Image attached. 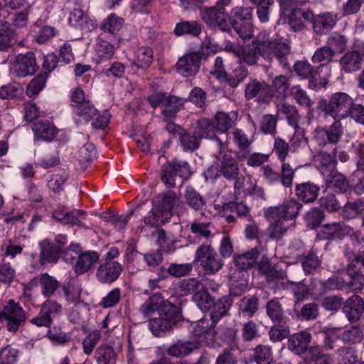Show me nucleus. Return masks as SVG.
<instances>
[{
	"label": "nucleus",
	"mask_w": 364,
	"mask_h": 364,
	"mask_svg": "<svg viewBox=\"0 0 364 364\" xmlns=\"http://www.w3.org/2000/svg\"><path fill=\"white\" fill-rule=\"evenodd\" d=\"M290 50L288 44L271 40L267 33L262 31L252 42L251 46H242L237 57L240 64L253 66L257 64L259 55L268 61L274 58L282 60Z\"/></svg>",
	"instance_id": "nucleus-1"
},
{
	"label": "nucleus",
	"mask_w": 364,
	"mask_h": 364,
	"mask_svg": "<svg viewBox=\"0 0 364 364\" xmlns=\"http://www.w3.org/2000/svg\"><path fill=\"white\" fill-rule=\"evenodd\" d=\"M350 271V263L348 264L346 272L350 277L348 282L340 277L328 279L326 282L314 279L311 284V294L314 296L324 294L327 290L338 289L341 290L349 289L353 291H360L364 288V275L356 267H353Z\"/></svg>",
	"instance_id": "nucleus-2"
},
{
	"label": "nucleus",
	"mask_w": 364,
	"mask_h": 364,
	"mask_svg": "<svg viewBox=\"0 0 364 364\" xmlns=\"http://www.w3.org/2000/svg\"><path fill=\"white\" fill-rule=\"evenodd\" d=\"M353 105V99L349 95L338 92L333 93L328 100L321 99L317 107L324 115L333 119L342 120L349 117L350 109Z\"/></svg>",
	"instance_id": "nucleus-3"
},
{
	"label": "nucleus",
	"mask_w": 364,
	"mask_h": 364,
	"mask_svg": "<svg viewBox=\"0 0 364 364\" xmlns=\"http://www.w3.org/2000/svg\"><path fill=\"white\" fill-rule=\"evenodd\" d=\"M194 262H199L200 267L207 274H215L220 271L223 265V261L220 258L211 245H200L194 255Z\"/></svg>",
	"instance_id": "nucleus-4"
},
{
	"label": "nucleus",
	"mask_w": 364,
	"mask_h": 364,
	"mask_svg": "<svg viewBox=\"0 0 364 364\" xmlns=\"http://www.w3.org/2000/svg\"><path fill=\"white\" fill-rule=\"evenodd\" d=\"M232 0H218L216 5L205 8L202 13V19L210 26H218L223 31L230 30V23L226 19L225 7L229 6Z\"/></svg>",
	"instance_id": "nucleus-5"
},
{
	"label": "nucleus",
	"mask_w": 364,
	"mask_h": 364,
	"mask_svg": "<svg viewBox=\"0 0 364 364\" xmlns=\"http://www.w3.org/2000/svg\"><path fill=\"white\" fill-rule=\"evenodd\" d=\"M25 320L24 310L13 300H10L0 311V324H4L9 331L16 332Z\"/></svg>",
	"instance_id": "nucleus-6"
},
{
	"label": "nucleus",
	"mask_w": 364,
	"mask_h": 364,
	"mask_svg": "<svg viewBox=\"0 0 364 364\" xmlns=\"http://www.w3.org/2000/svg\"><path fill=\"white\" fill-rule=\"evenodd\" d=\"M344 128L341 120L334 119V122L327 127H317L314 132V140L321 147L327 144L336 145L341 139Z\"/></svg>",
	"instance_id": "nucleus-7"
},
{
	"label": "nucleus",
	"mask_w": 364,
	"mask_h": 364,
	"mask_svg": "<svg viewBox=\"0 0 364 364\" xmlns=\"http://www.w3.org/2000/svg\"><path fill=\"white\" fill-rule=\"evenodd\" d=\"M302 3L297 0H283L282 6L285 11H290L289 23L294 31H301L305 23L310 21L313 14L309 10L301 8Z\"/></svg>",
	"instance_id": "nucleus-8"
},
{
	"label": "nucleus",
	"mask_w": 364,
	"mask_h": 364,
	"mask_svg": "<svg viewBox=\"0 0 364 364\" xmlns=\"http://www.w3.org/2000/svg\"><path fill=\"white\" fill-rule=\"evenodd\" d=\"M177 318L173 306L167 305L158 317L149 320V328L155 336H161L176 324Z\"/></svg>",
	"instance_id": "nucleus-9"
},
{
	"label": "nucleus",
	"mask_w": 364,
	"mask_h": 364,
	"mask_svg": "<svg viewBox=\"0 0 364 364\" xmlns=\"http://www.w3.org/2000/svg\"><path fill=\"white\" fill-rule=\"evenodd\" d=\"M216 144L220 149L217 155L218 159L220 161L219 172L228 181L236 179L240 174L237 160L231 154L223 153V151L228 148L226 143L223 142L220 139L217 138Z\"/></svg>",
	"instance_id": "nucleus-10"
},
{
	"label": "nucleus",
	"mask_w": 364,
	"mask_h": 364,
	"mask_svg": "<svg viewBox=\"0 0 364 364\" xmlns=\"http://www.w3.org/2000/svg\"><path fill=\"white\" fill-rule=\"evenodd\" d=\"M37 69L36 55L31 51L18 54L11 61V72L18 77L33 75Z\"/></svg>",
	"instance_id": "nucleus-11"
},
{
	"label": "nucleus",
	"mask_w": 364,
	"mask_h": 364,
	"mask_svg": "<svg viewBox=\"0 0 364 364\" xmlns=\"http://www.w3.org/2000/svg\"><path fill=\"white\" fill-rule=\"evenodd\" d=\"M302 205L296 199L289 198L285 200L281 205L274 207H270L268 210L269 217L273 219L278 217L282 220L294 222V220L298 216Z\"/></svg>",
	"instance_id": "nucleus-12"
},
{
	"label": "nucleus",
	"mask_w": 364,
	"mask_h": 364,
	"mask_svg": "<svg viewBox=\"0 0 364 364\" xmlns=\"http://www.w3.org/2000/svg\"><path fill=\"white\" fill-rule=\"evenodd\" d=\"M245 96L248 100L255 98L259 103H267L271 99L270 85L264 81L250 79L245 85Z\"/></svg>",
	"instance_id": "nucleus-13"
},
{
	"label": "nucleus",
	"mask_w": 364,
	"mask_h": 364,
	"mask_svg": "<svg viewBox=\"0 0 364 364\" xmlns=\"http://www.w3.org/2000/svg\"><path fill=\"white\" fill-rule=\"evenodd\" d=\"M228 140L231 141L237 148L235 152L239 161L245 159L250 152V147L254 141L242 129L236 128L228 134Z\"/></svg>",
	"instance_id": "nucleus-14"
},
{
	"label": "nucleus",
	"mask_w": 364,
	"mask_h": 364,
	"mask_svg": "<svg viewBox=\"0 0 364 364\" xmlns=\"http://www.w3.org/2000/svg\"><path fill=\"white\" fill-rule=\"evenodd\" d=\"M202 56V53L198 51L184 55L176 65L177 71L186 77L195 75L199 70Z\"/></svg>",
	"instance_id": "nucleus-15"
},
{
	"label": "nucleus",
	"mask_w": 364,
	"mask_h": 364,
	"mask_svg": "<svg viewBox=\"0 0 364 364\" xmlns=\"http://www.w3.org/2000/svg\"><path fill=\"white\" fill-rule=\"evenodd\" d=\"M122 265L112 259H107L101 263L96 272V278L102 284H111L120 275Z\"/></svg>",
	"instance_id": "nucleus-16"
},
{
	"label": "nucleus",
	"mask_w": 364,
	"mask_h": 364,
	"mask_svg": "<svg viewBox=\"0 0 364 364\" xmlns=\"http://www.w3.org/2000/svg\"><path fill=\"white\" fill-rule=\"evenodd\" d=\"M200 347L198 338L193 341L178 340L167 349V353L172 357L181 358L192 353Z\"/></svg>",
	"instance_id": "nucleus-17"
},
{
	"label": "nucleus",
	"mask_w": 364,
	"mask_h": 364,
	"mask_svg": "<svg viewBox=\"0 0 364 364\" xmlns=\"http://www.w3.org/2000/svg\"><path fill=\"white\" fill-rule=\"evenodd\" d=\"M167 305L172 304L166 301L161 294H154L142 304L139 311L144 317H149L154 312H158V314L163 312Z\"/></svg>",
	"instance_id": "nucleus-18"
},
{
	"label": "nucleus",
	"mask_w": 364,
	"mask_h": 364,
	"mask_svg": "<svg viewBox=\"0 0 364 364\" xmlns=\"http://www.w3.org/2000/svg\"><path fill=\"white\" fill-rule=\"evenodd\" d=\"M343 311L350 321L359 320L364 311L363 299L358 295H353L343 304Z\"/></svg>",
	"instance_id": "nucleus-19"
},
{
	"label": "nucleus",
	"mask_w": 364,
	"mask_h": 364,
	"mask_svg": "<svg viewBox=\"0 0 364 364\" xmlns=\"http://www.w3.org/2000/svg\"><path fill=\"white\" fill-rule=\"evenodd\" d=\"M41 255L40 263L44 265L48 263H56L61 255L60 246L44 240L40 242Z\"/></svg>",
	"instance_id": "nucleus-20"
},
{
	"label": "nucleus",
	"mask_w": 364,
	"mask_h": 364,
	"mask_svg": "<svg viewBox=\"0 0 364 364\" xmlns=\"http://www.w3.org/2000/svg\"><path fill=\"white\" fill-rule=\"evenodd\" d=\"M32 129L35 139L50 141L56 136L58 129L48 120H38L33 122Z\"/></svg>",
	"instance_id": "nucleus-21"
},
{
	"label": "nucleus",
	"mask_w": 364,
	"mask_h": 364,
	"mask_svg": "<svg viewBox=\"0 0 364 364\" xmlns=\"http://www.w3.org/2000/svg\"><path fill=\"white\" fill-rule=\"evenodd\" d=\"M337 21V17L331 13L317 15L313 18V30L318 35L328 33L333 28Z\"/></svg>",
	"instance_id": "nucleus-22"
},
{
	"label": "nucleus",
	"mask_w": 364,
	"mask_h": 364,
	"mask_svg": "<svg viewBox=\"0 0 364 364\" xmlns=\"http://www.w3.org/2000/svg\"><path fill=\"white\" fill-rule=\"evenodd\" d=\"M319 191L320 187L310 181L296 184L295 187V193L298 199L306 203L316 200Z\"/></svg>",
	"instance_id": "nucleus-23"
},
{
	"label": "nucleus",
	"mask_w": 364,
	"mask_h": 364,
	"mask_svg": "<svg viewBox=\"0 0 364 364\" xmlns=\"http://www.w3.org/2000/svg\"><path fill=\"white\" fill-rule=\"evenodd\" d=\"M311 341V335L307 331L293 334L288 339V348L296 354L300 355L307 350Z\"/></svg>",
	"instance_id": "nucleus-24"
},
{
	"label": "nucleus",
	"mask_w": 364,
	"mask_h": 364,
	"mask_svg": "<svg viewBox=\"0 0 364 364\" xmlns=\"http://www.w3.org/2000/svg\"><path fill=\"white\" fill-rule=\"evenodd\" d=\"M99 258V254L95 251L80 253L74 266L75 272L78 274L88 272L94 267Z\"/></svg>",
	"instance_id": "nucleus-25"
},
{
	"label": "nucleus",
	"mask_w": 364,
	"mask_h": 364,
	"mask_svg": "<svg viewBox=\"0 0 364 364\" xmlns=\"http://www.w3.org/2000/svg\"><path fill=\"white\" fill-rule=\"evenodd\" d=\"M178 200V195L175 192L169 191L158 196L157 203L154 206L159 208L165 218L170 219L172 216V210Z\"/></svg>",
	"instance_id": "nucleus-26"
},
{
	"label": "nucleus",
	"mask_w": 364,
	"mask_h": 364,
	"mask_svg": "<svg viewBox=\"0 0 364 364\" xmlns=\"http://www.w3.org/2000/svg\"><path fill=\"white\" fill-rule=\"evenodd\" d=\"M362 60V56L358 51H348L339 60L341 69L347 73L355 72L360 69Z\"/></svg>",
	"instance_id": "nucleus-27"
},
{
	"label": "nucleus",
	"mask_w": 364,
	"mask_h": 364,
	"mask_svg": "<svg viewBox=\"0 0 364 364\" xmlns=\"http://www.w3.org/2000/svg\"><path fill=\"white\" fill-rule=\"evenodd\" d=\"M265 215L270 223L267 232L269 237L272 239L280 238L284 232H286L290 225L294 223V222H292L289 224L288 221L282 220L280 217L275 219L272 218L268 214V210H266Z\"/></svg>",
	"instance_id": "nucleus-28"
},
{
	"label": "nucleus",
	"mask_w": 364,
	"mask_h": 364,
	"mask_svg": "<svg viewBox=\"0 0 364 364\" xmlns=\"http://www.w3.org/2000/svg\"><path fill=\"white\" fill-rule=\"evenodd\" d=\"M154 52L149 47L139 48L134 55V60L132 62V66L136 69H146L153 61Z\"/></svg>",
	"instance_id": "nucleus-29"
},
{
	"label": "nucleus",
	"mask_w": 364,
	"mask_h": 364,
	"mask_svg": "<svg viewBox=\"0 0 364 364\" xmlns=\"http://www.w3.org/2000/svg\"><path fill=\"white\" fill-rule=\"evenodd\" d=\"M115 48L113 44L109 41L100 39L95 48V61L97 64L108 61L114 55Z\"/></svg>",
	"instance_id": "nucleus-30"
},
{
	"label": "nucleus",
	"mask_w": 364,
	"mask_h": 364,
	"mask_svg": "<svg viewBox=\"0 0 364 364\" xmlns=\"http://www.w3.org/2000/svg\"><path fill=\"white\" fill-rule=\"evenodd\" d=\"M95 359L97 364H116L117 353L113 347L102 344L96 349Z\"/></svg>",
	"instance_id": "nucleus-31"
},
{
	"label": "nucleus",
	"mask_w": 364,
	"mask_h": 364,
	"mask_svg": "<svg viewBox=\"0 0 364 364\" xmlns=\"http://www.w3.org/2000/svg\"><path fill=\"white\" fill-rule=\"evenodd\" d=\"M259 273L264 275L268 280L275 279H284L285 272L282 270H277L267 257H262L258 263Z\"/></svg>",
	"instance_id": "nucleus-32"
},
{
	"label": "nucleus",
	"mask_w": 364,
	"mask_h": 364,
	"mask_svg": "<svg viewBox=\"0 0 364 364\" xmlns=\"http://www.w3.org/2000/svg\"><path fill=\"white\" fill-rule=\"evenodd\" d=\"M364 213V199L348 201L343 207L341 215L345 220H352Z\"/></svg>",
	"instance_id": "nucleus-33"
},
{
	"label": "nucleus",
	"mask_w": 364,
	"mask_h": 364,
	"mask_svg": "<svg viewBox=\"0 0 364 364\" xmlns=\"http://www.w3.org/2000/svg\"><path fill=\"white\" fill-rule=\"evenodd\" d=\"M258 256V250L256 248H253L249 252L235 256L234 263L239 269L247 270L252 268L256 264Z\"/></svg>",
	"instance_id": "nucleus-34"
},
{
	"label": "nucleus",
	"mask_w": 364,
	"mask_h": 364,
	"mask_svg": "<svg viewBox=\"0 0 364 364\" xmlns=\"http://www.w3.org/2000/svg\"><path fill=\"white\" fill-rule=\"evenodd\" d=\"M201 30V25L198 21H181L176 23L174 33L177 36L184 35L198 36L200 34Z\"/></svg>",
	"instance_id": "nucleus-35"
},
{
	"label": "nucleus",
	"mask_w": 364,
	"mask_h": 364,
	"mask_svg": "<svg viewBox=\"0 0 364 364\" xmlns=\"http://www.w3.org/2000/svg\"><path fill=\"white\" fill-rule=\"evenodd\" d=\"M289 95L301 107L310 109L314 104V100L309 97L306 91L299 85L290 87Z\"/></svg>",
	"instance_id": "nucleus-36"
},
{
	"label": "nucleus",
	"mask_w": 364,
	"mask_h": 364,
	"mask_svg": "<svg viewBox=\"0 0 364 364\" xmlns=\"http://www.w3.org/2000/svg\"><path fill=\"white\" fill-rule=\"evenodd\" d=\"M289 87V79L287 76L281 75L275 77L270 85L271 98L276 97L278 98L285 97Z\"/></svg>",
	"instance_id": "nucleus-37"
},
{
	"label": "nucleus",
	"mask_w": 364,
	"mask_h": 364,
	"mask_svg": "<svg viewBox=\"0 0 364 364\" xmlns=\"http://www.w3.org/2000/svg\"><path fill=\"white\" fill-rule=\"evenodd\" d=\"M230 15V18H228V14L226 18L230 23V28L231 24L252 21V9L248 7L237 6L231 10Z\"/></svg>",
	"instance_id": "nucleus-38"
},
{
	"label": "nucleus",
	"mask_w": 364,
	"mask_h": 364,
	"mask_svg": "<svg viewBox=\"0 0 364 364\" xmlns=\"http://www.w3.org/2000/svg\"><path fill=\"white\" fill-rule=\"evenodd\" d=\"M327 184L329 188L340 193H345L349 187L346 178L336 170L331 171L330 173Z\"/></svg>",
	"instance_id": "nucleus-39"
},
{
	"label": "nucleus",
	"mask_w": 364,
	"mask_h": 364,
	"mask_svg": "<svg viewBox=\"0 0 364 364\" xmlns=\"http://www.w3.org/2000/svg\"><path fill=\"white\" fill-rule=\"evenodd\" d=\"M39 283L41 287L42 294L46 297H50L53 295L60 286L59 282L48 273H43L40 276Z\"/></svg>",
	"instance_id": "nucleus-40"
},
{
	"label": "nucleus",
	"mask_w": 364,
	"mask_h": 364,
	"mask_svg": "<svg viewBox=\"0 0 364 364\" xmlns=\"http://www.w3.org/2000/svg\"><path fill=\"white\" fill-rule=\"evenodd\" d=\"M184 198L186 204L195 210H202L205 205V200L203 196L191 186L186 187Z\"/></svg>",
	"instance_id": "nucleus-41"
},
{
	"label": "nucleus",
	"mask_w": 364,
	"mask_h": 364,
	"mask_svg": "<svg viewBox=\"0 0 364 364\" xmlns=\"http://www.w3.org/2000/svg\"><path fill=\"white\" fill-rule=\"evenodd\" d=\"M253 360L257 364H271L273 360L272 347L267 345H258L254 348Z\"/></svg>",
	"instance_id": "nucleus-42"
},
{
	"label": "nucleus",
	"mask_w": 364,
	"mask_h": 364,
	"mask_svg": "<svg viewBox=\"0 0 364 364\" xmlns=\"http://www.w3.org/2000/svg\"><path fill=\"white\" fill-rule=\"evenodd\" d=\"M73 112L79 118L78 122H89L97 115V110L91 102H85L74 107Z\"/></svg>",
	"instance_id": "nucleus-43"
},
{
	"label": "nucleus",
	"mask_w": 364,
	"mask_h": 364,
	"mask_svg": "<svg viewBox=\"0 0 364 364\" xmlns=\"http://www.w3.org/2000/svg\"><path fill=\"white\" fill-rule=\"evenodd\" d=\"M315 162L318 168L323 171L325 170L334 171L337 161L336 156L326 151H320L314 156Z\"/></svg>",
	"instance_id": "nucleus-44"
},
{
	"label": "nucleus",
	"mask_w": 364,
	"mask_h": 364,
	"mask_svg": "<svg viewBox=\"0 0 364 364\" xmlns=\"http://www.w3.org/2000/svg\"><path fill=\"white\" fill-rule=\"evenodd\" d=\"M341 335V341L345 343H356L360 342L364 337V328L355 325L344 331Z\"/></svg>",
	"instance_id": "nucleus-45"
},
{
	"label": "nucleus",
	"mask_w": 364,
	"mask_h": 364,
	"mask_svg": "<svg viewBox=\"0 0 364 364\" xmlns=\"http://www.w3.org/2000/svg\"><path fill=\"white\" fill-rule=\"evenodd\" d=\"M278 109L284 114L289 125L295 129L299 128V123L301 117L297 108L294 105L282 103L278 107Z\"/></svg>",
	"instance_id": "nucleus-46"
},
{
	"label": "nucleus",
	"mask_w": 364,
	"mask_h": 364,
	"mask_svg": "<svg viewBox=\"0 0 364 364\" xmlns=\"http://www.w3.org/2000/svg\"><path fill=\"white\" fill-rule=\"evenodd\" d=\"M183 99L176 96H167L162 107V113L166 117H173L183 105Z\"/></svg>",
	"instance_id": "nucleus-47"
},
{
	"label": "nucleus",
	"mask_w": 364,
	"mask_h": 364,
	"mask_svg": "<svg viewBox=\"0 0 364 364\" xmlns=\"http://www.w3.org/2000/svg\"><path fill=\"white\" fill-rule=\"evenodd\" d=\"M267 316L274 323H280L282 322L284 316L282 307V304L277 299L270 300L267 304Z\"/></svg>",
	"instance_id": "nucleus-48"
},
{
	"label": "nucleus",
	"mask_w": 364,
	"mask_h": 364,
	"mask_svg": "<svg viewBox=\"0 0 364 364\" xmlns=\"http://www.w3.org/2000/svg\"><path fill=\"white\" fill-rule=\"evenodd\" d=\"M124 23V19L117 16L115 14H109L100 25V29L111 34L119 31Z\"/></svg>",
	"instance_id": "nucleus-49"
},
{
	"label": "nucleus",
	"mask_w": 364,
	"mask_h": 364,
	"mask_svg": "<svg viewBox=\"0 0 364 364\" xmlns=\"http://www.w3.org/2000/svg\"><path fill=\"white\" fill-rule=\"evenodd\" d=\"M14 32L8 22L0 25V51H7L12 46Z\"/></svg>",
	"instance_id": "nucleus-50"
},
{
	"label": "nucleus",
	"mask_w": 364,
	"mask_h": 364,
	"mask_svg": "<svg viewBox=\"0 0 364 364\" xmlns=\"http://www.w3.org/2000/svg\"><path fill=\"white\" fill-rule=\"evenodd\" d=\"M249 75L247 69L242 64L236 68L232 74L228 75L227 73V78H225L224 82H226L230 87H236L242 82Z\"/></svg>",
	"instance_id": "nucleus-51"
},
{
	"label": "nucleus",
	"mask_w": 364,
	"mask_h": 364,
	"mask_svg": "<svg viewBox=\"0 0 364 364\" xmlns=\"http://www.w3.org/2000/svg\"><path fill=\"white\" fill-rule=\"evenodd\" d=\"M197 127L199 131L198 136L200 138L214 139L215 136L216 127L210 119L203 118L198 120Z\"/></svg>",
	"instance_id": "nucleus-52"
},
{
	"label": "nucleus",
	"mask_w": 364,
	"mask_h": 364,
	"mask_svg": "<svg viewBox=\"0 0 364 364\" xmlns=\"http://www.w3.org/2000/svg\"><path fill=\"white\" fill-rule=\"evenodd\" d=\"M214 120L216 130L222 133H225L228 131L235 124V121L230 117V115L224 112H219L216 113L214 117Z\"/></svg>",
	"instance_id": "nucleus-53"
},
{
	"label": "nucleus",
	"mask_w": 364,
	"mask_h": 364,
	"mask_svg": "<svg viewBox=\"0 0 364 364\" xmlns=\"http://www.w3.org/2000/svg\"><path fill=\"white\" fill-rule=\"evenodd\" d=\"M175 167L173 161L167 162L162 166L161 178L167 187L172 188L176 185V177L178 174Z\"/></svg>",
	"instance_id": "nucleus-54"
},
{
	"label": "nucleus",
	"mask_w": 364,
	"mask_h": 364,
	"mask_svg": "<svg viewBox=\"0 0 364 364\" xmlns=\"http://www.w3.org/2000/svg\"><path fill=\"white\" fill-rule=\"evenodd\" d=\"M348 39L345 36L341 35L338 33H333L327 39L326 45L334 50L335 53H342L346 48Z\"/></svg>",
	"instance_id": "nucleus-55"
},
{
	"label": "nucleus",
	"mask_w": 364,
	"mask_h": 364,
	"mask_svg": "<svg viewBox=\"0 0 364 364\" xmlns=\"http://www.w3.org/2000/svg\"><path fill=\"white\" fill-rule=\"evenodd\" d=\"M63 289L68 302H76L80 298L82 287L76 281H70L68 284L63 287Z\"/></svg>",
	"instance_id": "nucleus-56"
},
{
	"label": "nucleus",
	"mask_w": 364,
	"mask_h": 364,
	"mask_svg": "<svg viewBox=\"0 0 364 364\" xmlns=\"http://www.w3.org/2000/svg\"><path fill=\"white\" fill-rule=\"evenodd\" d=\"M168 220V218H165V215L159 210V208L154 206L151 210L144 217V222L145 225L155 228L164 225Z\"/></svg>",
	"instance_id": "nucleus-57"
},
{
	"label": "nucleus",
	"mask_w": 364,
	"mask_h": 364,
	"mask_svg": "<svg viewBox=\"0 0 364 364\" xmlns=\"http://www.w3.org/2000/svg\"><path fill=\"white\" fill-rule=\"evenodd\" d=\"M232 305V300L228 297H223L216 303H214L213 311L211 314V318L213 321H218L223 316L225 315Z\"/></svg>",
	"instance_id": "nucleus-58"
},
{
	"label": "nucleus",
	"mask_w": 364,
	"mask_h": 364,
	"mask_svg": "<svg viewBox=\"0 0 364 364\" xmlns=\"http://www.w3.org/2000/svg\"><path fill=\"white\" fill-rule=\"evenodd\" d=\"M284 288L291 289L294 293V299L296 302H301L308 298L309 295V288L302 282H287Z\"/></svg>",
	"instance_id": "nucleus-59"
},
{
	"label": "nucleus",
	"mask_w": 364,
	"mask_h": 364,
	"mask_svg": "<svg viewBox=\"0 0 364 364\" xmlns=\"http://www.w3.org/2000/svg\"><path fill=\"white\" fill-rule=\"evenodd\" d=\"M224 210H230V212L236 213L237 216L240 218H246L248 220H252L250 214V208L243 202H229L223 205Z\"/></svg>",
	"instance_id": "nucleus-60"
},
{
	"label": "nucleus",
	"mask_w": 364,
	"mask_h": 364,
	"mask_svg": "<svg viewBox=\"0 0 364 364\" xmlns=\"http://www.w3.org/2000/svg\"><path fill=\"white\" fill-rule=\"evenodd\" d=\"M278 121L277 114H264L259 121L261 131L265 134H274Z\"/></svg>",
	"instance_id": "nucleus-61"
},
{
	"label": "nucleus",
	"mask_w": 364,
	"mask_h": 364,
	"mask_svg": "<svg viewBox=\"0 0 364 364\" xmlns=\"http://www.w3.org/2000/svg\"><path fill=\"white\" fill-rule=\"evenodd\" d=\"M46 79V74H39L34 77L27 85V96L31 97L37 95L45 87Z\"/></svg>",
	"instance_id": "nucleus-62"
},
{
	"label": "nucleus",
	"mask_w": 364,
	"mask_h": 364,
	"mask_svg": "<svg viewBox=\"0 0 364 364\" xmlns=\"http://www.w3.org/2000/svg\"><path fill=\"white\" fill-rule=\"evenodd\" d=\"M320 68H314L307 62L299 61L295 63L294 70L301 78L305 79L315 77Z\"/></svg>",
	"instance_id": "nucleus-63"
},
{
	"label": "nucleus",
	"mask_w": 364,
	"mask_h": 364,
	"mask_svg": "<svg viewBox=\"0 0 364 364\" xmlns=\"http://www.w3.org/2000/svg\"><path fill=\"white\" fill-rule=\"evenodd\" d=\"M341 364H355L358 362L356 350L352 347H341L336 350Z\"/></svg>",
	"instance_id": "nucleus-64"
}]
</instances>
